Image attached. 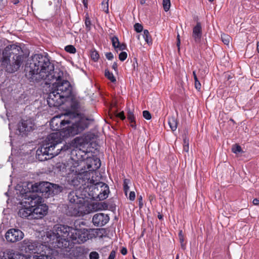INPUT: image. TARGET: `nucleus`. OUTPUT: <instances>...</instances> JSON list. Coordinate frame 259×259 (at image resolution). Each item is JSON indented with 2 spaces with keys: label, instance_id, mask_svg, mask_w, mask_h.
Segmentation results:
<instances>
[{
  "label": "nucleus",
  "instance_id": "nucleus-1",
  "mask_svg": "<svg viewBox=\"0 0 259 259\" xmlns=\"http://www.w3.org/2000/svg\"><path fill=\"white\" fill-rule=\"evenodd\" d=\"M89 124L88 118L79 115L74 116L70 119H62L61 116L54 117L51 120V128L60 133L50 134L44 141L42 145L36 151V158L41 161L51 159L60 153L63 149L59 145L62 142L63 138L74 136L85 128Z\"/></svg>",
  "mask_w": 259,
  "mask_h": 259
},
{
  "label": "nucleus",
  "instance_id": "nucleus-2",
  "mask_svg": "<svg viewBox=\"0 0 259 259\" xmlns=\"http://www.w3.org/2000/svg\"><path fill=\"white\" fill-rule=\"evenodd\" d=\"M24 71L26 77L32 82L42 80L60 81L64 74L60 69H55L54 64L47 56L40 54H35L27 59Z\"/></svg>",
  "mask_w": 259,
  "mask_h": 259
},
{
  "label": "nucleus",
  "instance_id": "nucleus-3",
  "mask_svg": "<svg viewBox=\"0 0 259 259\" xmlns=\"http://www.w3.org/2000/svg\"><path fill=\"white\" fill-rule=\"evenodd\" d=\"M47 242L54 248H70L72 244H81L91 237L87 229H77L64 225H56L47 233Z\"/></svg>",
  "mask_w": 259,
  "mask_h": 259
},
{
  "label": "nucleus",
  "instance_id": "nucleus-4",
  "mask_svg": "<svg viewBox=\"0 0 259 259\" xmlns=\"http://www.w3.org/2000/svg\"><path fill=\"white\" fill-rule=\"evenodd\" d=\"M72 171H74V169ZM77 178L82 179V181L87 180L86 191L89 195L94 200H103L108 197L109 193V187L103 182L95 183V180L91 179L89 175L90 172L88 171L84 165H78L75 170Z\"/></svg>",
  "mask_w": 259,
  "mask_h": 259
},
{
  "label": "nucleus",
  "instance_id": "nucleus-5",
  "mask_svg": "<svg viewBox=\"0 0 259 259\" xmlns=\"http://www.w3.org/2000/svg\"><path fill=\"white\" fill-rule=\"evenodd\" d=\"M68 200L70 203L68 206L67 213L71 216H82L90 212L87 208L88 203L85 202L78 190H73L68 194Z\"/></svg>",
  "mask_w": 259,
  "mask_h": 259
},
{
  "label": "nucleus",
  "instance_id": "nucleus-6",
  "mask_svg": "<svg viewBox=\"0 0 259 259\" xmlns=\"http://www.w3.org/2000/svg\"><path fill=\"white\" fill-rule=\"evenodd\" d=\"M16 49L15 45H9L4 49L2 53L0 61L2 66L9 73L16 71L21 66L23 60L22 56L14 52L13 51Z\"/></svg>",
  "mask_w": 259,
  "mask_h": 259
},
{
  "label": "nucleus",
  "instance_id": "nucleus-7",
  "mask_svg": "<svg viewBox=\"0 0 259 259\" xmlns=\"http://www.w3.org/2000/svg\"><path fill=\"white\" fill-rule=\"evenodd\" d=\"M63 189L62 186L48 182L35 183L34 184H31L30 187V191H32V193L34 192L41 193V196L45 197L57 195L61 193Z\"/></svg>",
  "mask_w": 259,
  "mask_h": 259
},
{
  "label": "nucleus",
  "instance_id": "nucleus-8",
  "mask_svg": "<svg viewBox=\"0 0 259 259\" xmlns=\"http://www.w3.org/2000/svg\"><path fill=\"white\" fill-rule=\"evenodd\" d=\"M41 200V196H38L35 193H26L22 202L25 205L19 210L18 215L22 218L32 220V218H31V216H30L32 214V208L35 207L37 204L40 203Z\"/></svg>",
  "mask_w": 259,
  "mask_h": 259
},
{
  "label": "nucleus",
  "instance_id": "nucleus-9",
  "mask_svg": "<svg viewBox=\"0 0 259 259\" xmlns=\"http://www.w3.org/2000/svg\"><path fill=\"white\" fill-rule=\"evenodd\" d=\"M45 246L41 243L37 241L25 239L21 245V250L28 253H40L44 251Z\"/></svg>",
  "mask_w": 259,
  "mask_h": 259
},
{
  "label": "nucleus",
  "instance_id": "nucleus-10",
  "mask_svg": "<svg viewBox=\"0 0 259 259\" xmlns=\"http://www.w3.org/2000/svg\"><path fill=\"white\" fill-rule=\"evenodd\" d=\"M2 259H52V258L46 255H31L26 256L19 253H15L12 251H8L4 252Z\"/></svg>",
  "mask_w": 259,
  "mask_h": 259
},
{
  "label": "nucleus",
  "instance_id": "nucleus-11",
  "mask_svg": "<svg viewBox=\"0 0 259 259\" xmlns=\"http://www.w3.org/2000/svg\"><path fill=\"white\" fill-rule=\"evenodd\" d=\"M53 88L56 91L58 92L60 94L63 95L64 98L68 97L71 92L70 82L64 79L60 81L53 82Z\"/></svg>",
  "mask_w": 259,
  "mask_h": 259
},
{
  "label": "nucleus",
  "instance_id": "nucleus-12",
  "mask_svg": "<svg viewBox=\"0 0 259 259\" xmlns=\"http://www.w3.org/2000/svg\"><path fill=\"white\" fill-rule=\"evenodd\" d=\"M64 98L63 95L53 89L47 98L48 104L50 107H59L63 103Z\"/></svg>",
  "mask_w": 259,
  "mask_h": 259
},
{
  "label": "nucleus",
  "instance_id": "nucleus-13",
  "mask_svg": "<svg viewBox=\"0 0 259 259\" xmlns=\"http://www.w3.org/2000/svg\"><path fill=\"white\" fill-rule=\"evenodd\" d=\"M42 201L39 204H37L35 208H32L31 217L33 219H39L43 218L48 212V206L44 204H41Z\"/></svg>",
  "mask_w": 259,
  "mask_h": 259
},
{
  "label": "nucleus",
  "instance_id": "nucleus-14",
  "mask_svg": "<svg viewBox=\"0 0 259 259\" xmlns=\"http://www.w3.org/2000/svg\"><path fill=\"white\" fill-rule=\"evenodd\" d=\"M24 237L23 233L19 229H11L6 233V240L10 242H16L21 240Z\"/></svg>",
  "mask_w": 259,
  "mask_h": 259
},
{
  "label": "nucleus",
  "instance_id": "nucleus-15",
  "mask_svg": "<svg viewBox=\"0 0 259 259\" xmlns=\"http://www.w3.org/2000/svg\"><path fill=\"white\" fill-rule=\"evenodd\" d=\"M34 123L32 118H25L21 119L18 125V129L21 133L30 132L34 129Z\"/></svg>",
  "mask_w": 259,
  "mask_h": 259
},
{
  "label": "nucleus",
  "instance_id": "nucleus-16",
  "mask_svg": "<svg viewBox=\"0 0 259 259\" xmlns=\"http://www.w3.org/2000/svg\"><path fill=\"white\" fill-rule=\"evenodd\" d=\"M109 220L107 214L103 213L95 214L92 219L93 224L97 227H102L106 224Z\"/></svg>",
  "mask_w": 259,
  "mask_h": 259
},
{
  "label": "nucleus",
  "instance_id": "nucleus-17",
  "mask_svg": "<svg viewBox=\"0 0 259 259\" xmlns=\"http://www.w3.org/2000/svg\"><path fill=\"white\" fill-rule=\"evenodd\" d=\"M93 137L94 135L93 134L87 133L83 135L81 137H76L74 139V142L77 146H83L90 142L93 139Z\"/></svg>",
  "mask_w": 259,
  "mask_h": 259
},
{
  "label": "nucleus",
  "instance_id": "nucleus-18",
  "mask_svg": "<svg viewBox=\"0 0 259 259\" xmlns=\"http://www.w3.org/2000/svg\"><path fill=\"white\" fill-rule=\"evenodd\" d=\"M202 27L200 22H197L193 29L192 37L196 42H199L202 37Z\"/></svg>",
  "mask_w": 259,
  "mask_h": 259
},
{
  "label": "nucleus",
  "instance_id": "nucleus-19",
  "mask_svg": "<svg viewBox=\"0 0 259 259\" xmlns=\"http://www.w3.org/2000/svg\"><path fill=\"white\" fill-rule=\"evenodd\" d=\"M168 125L171 128V131H175L178 126V120L177 116L172 115L168 118Z\"/></svg>",
  "mask_w": 259,
  "mask_h": 259
},
{
  "label": "nucleus",
  "instance_id": "nucleus-20",
  "mask_svg": "<svg viewBox=\"0 0 259 259\" xmlns=\"http://www.w3.org/2000/svg\"><path fill=\"white\" fill-rule=\"evenodd\" d=\"M143 37L147 44L149 45L152 44V40L148 30L145 29L144 30Z\"/></svg>",
  "mask_w": 259,
  "mask_h": 259
},
{
  "label": "nucleus",
  "instance_id": "nucleus-21",
  "mask_svg": "<svg viewBox=\"0 0 259 259\" xmlns=\"http://www.w3.org/2000/svg\"><path fill=\"white\" fill-rule=\"evenodd\" d=\"M105 76L110 80L112 82H115L116 79L112 72H110L108 70L106 69L105 71Z\"/></svg>",
  "mask_w": 259,
  "mask_h": 259
},
{
  "label": "nucleus",
  "instance_id": "nucleus-22",
  "mask_svg": "<svg viewBox=\"0 0 259 259\" xmlns=\"http://www.w3.org/2000/svg\"><path fill=\"white\" fill-rule=\"evenodd\" d=\"M162 5L164 11L167 12L169 10L170 7V0H163Z\"/></svg>",
  "mask_w": 259,
  "mask_h": 259
},
{
  "label": "nucleus",
  "instance_id": "nucleus-23",
  "mask_svg": "<svg viewBox=\"0 0 259 259\" xmlns=\"http://www.w3.org/2000/svg\"><path fill=\"white\" fill-rule=\"evenodd\" d=\"M221 38L224 44L227 45H229L231 39L230 36L227 34H223L221 35Z\"/></svg>",
  "mask_w": 259,
  "mask_h": 259
},
{
  "label": "nucleus",
  "instance_id": "nucleus-24",
  "mask_svg": "<svg viewBox=\"0 0 259 259\" xmlns=\"http://www.w3.org/2000/svg\"><path fill=\"white\" fill-rule=\"evenodd\" d=\"M130 181L128 179H125L123 182V189L125 194L127 196V193L128 191L129 190L130 187L128 186V184L130 183Z\"/></svg>",
  "mask_w": 259,
  "mask_h": 259
},
{
  "label": "nucleus",
  "instance_id": "nucleus-25",
  "mask_svg": "<svg viewBox=\"0 0 259 259\" xmlns=\"http://www.w3.org/2000/svg\"><path fill=\"white\" fill-rule=\"evenodd\" d=\"M112 46L115 49V50H117V47L119 45V41L118 38L116 36H113L111 38Z\"/></svg>",
  "mask_w": 259,
  "mask_h": 259
},
{
  "label": "nucleus",
  "instance_id": "nucleus-26",
  "mask_svg": "<svg viewBox=\"0 0 259 259\" xmlns=\"http://www.w3.org/2000/svg\"><path fill=\"white\" fill-rule=\"evenodd\" d=\"M232 151L233 153L235 154H238L242 152V149L239 145L235 144L233 146L232 148Z\"/></svg>",
  "mask_w": 259,
  "mask_h": 259
},
{
  "label": "nucleus",
  "instance_id": "nucleus-27",
  "mask_svg": "<svg viewBox=\"0 0 259 259\" xmlns=\"http://www.w3.org/2000/svg\"><path fill=\"white\" fill-rule=\"evenodd\" d=\"M65 50L70 53L74 54L76 52V49L72 45H68L65 47Z\"/></svg>",
  "mask_w": 259,
  "mask_h": 259
},
{
  "label": "nucleus",
  "instance_id": "nucleus-28",
  "mask_svg": "<svg viewBox=\"0 0 259 259\" xmlns=\"http://www.w3.org/2000/svg\"><path fill=\"white\" fill-rule=\"evenodd\" d=\"M91 57L93 60L97 61L99 58V55L97 51H94L91 53Z\"/></svg>",
  "mask_w": 259,
  "mask_h": 259
},
{
  "label": "nucleus",
  "instance_id": "nucleus-29",
  "mask_svg": "<svg viewBox=\"0 0 259 259\" xmlns=\"http://www.w3.org/2000/svg\"><path fill=\"white\" fill-rule=\"evenodd\" d=\"M134 28L136 32H141L143 30V27L141 24L137 23L134 25Z\"/></svg>",
  "mask_w": 259,
  "mask_h": 259
},
{
  "label": "nucleus",
  "instance_id": "nucleus-30",
  "mask_svg": "<svg viewBox=\"0 0 259 259\" xmlns=\"http://www.w3.org/2000/svg\"><path fill=\"white\" fill-rule=\"evenodd\" d=\"M89 257L90 259H98L99 254L96 251H92L90 253Z\"/></svg>",
  "mask_w": 259,
  "mask_h": 259
},
{
  "label": "nucleus",
  "instance_id": "nucleus-31",
  "mask_svg": "<svg viewBox=\"0 0 259 259\" xmlns=\"http://www.w3.org/2000/svg\"><path fill=\"white\" fill-rule=\"evenodd\" d=\"M127 118L130 122H134L135 117L132 111H128L127 113Z\"/></svg>",
  "mask_w": 259,
  "mask_h": 259
},
{
  "label": "nucleus",
  "instance_id": "nucleus-32",
  "mask_svg": "<svg viewBox=\"0 0 259 259\" xmlns=\"http://www.w3.org/2000/svg\"><path fill=\"white\" fill-rule=\"evenodd\" d=\"M143 116L147 120H149L151 118L150 113L147 110H145L143 112Z\"/></svg>",
  "mask_w": 259,
  "mask_h": 259
},
{
  "label": "nucleus",
  "instance_id": "nucleus-33",
  "mask_svg": "<svg viewBox=\"0 0 259 259\" xmlns=\"http://www.w3.org/2000/svg\"><path fill=\"white\" fill-rule=\"evenodd\" d=\"M127 58V53L125 52H121L119 55V59L121 61H124Z\"/></svg>",
  "mask_w": 259,
  "mask_h": 259
},
{
  "label": "nucleus",
  "instance_id": "nucleus-34",
  "mask_svg": "<svg viewBox=\"0 0 259 259\" xmlns=\"http://www.w3.org/2000/svg\"><path fill=\"white\" fill-rule=\"evenodd\" d=\"M91 25V23L90 19L89 18H87L85 20V25L87 29L88 30H90Z\"/></svg>",
  "mask_w": 259,
  "mask_h": 259
},
{
  "label": "nucleus",
  "instance_id": "nucleus-35",
  "mask_svg": "<svg viewBox=\"0 0 259 259\" xmlns=\"http://www.w3.org/2000/svg\"><path fill=\"white\" fill-rule=\"evenodd\" d=\"M94 162H96V163L93 169L99 168L101 166L100 160L98 158H96L94 159Z\"/></svg>",
  "mask_w": 259,
  "mask_h": 259
},
{
  "label": "nucleus",
  "instance_id": "nucleus-36",
  "mask_svg": "<svg viewBox=\"0 0 259 259\" xmlns=\"http://www.w3.org/2000/svg\"><path fill=\"white\" fill-rule=\"evenodd\" d=\"M126 46L123 44L119 43V45L117 47V50H115L116 52L118 51H123L125 49Z\"/></svg>",
  "mask_w": 259,
  "mask_h": 259
},
{
  "label": "nucleus",
  "instance_id": "nucleus-37",
  "mask_svg": "<svg viewBox=\"0 0 259 259\" xmlns=\"http://www.w3.org/2000/svg\"><path fill=\"white\" fill-rule=\"evenodd\" d=\"M57 167L59 168L60 170L61 171H62L63 172L65 171L66 166H65V164H64V163H58Z\"/></svg>",
  "mask_w": 259,
  "mask_h": 259
},
{
  "label": "nucleus",
  "instance_id": "nucleus-38",
  "mask_svg": "<svg viewBox=\"0 0 259 259\" xmlns=\"http://www.w3.org/2000/svg\"><path fill=\"white\" fill-rule=\"evenodd\" d=\"M136 197L135 193L134 191H131L130 193L128 198L130 200L133 201L135 200Z\"/></svg>",
  "mask_w": 259,
  "mask_h": 259
},
{
  "label": "nucleus",
  "instance_id": "nucleus-39",
  "mask_svg": "<svg viewBox=\"0 0 259 259\" xmlns=\"http://www.w3.org/2000/svg\"><path fill=\"white\" fill-rule=\"evenodd\" d=\"M179 238L180 242H184V237L183 234L182 230H180L179 232Z\"/></svg>",
  "mask_w": 259,
  "mask_h": 259
},
{
  "label": "nucleus",
  "instance_id": "nucleus-40",
  "mask_svg": "<svg viewBox=\"0 0 259 259\" xmlns=\"http://www.w3.org/2000/svg\"><path fill=\"white\" fill-rule=\"evenodd\" d=\"M195 87L198 91L201 89V85L198 80L195 81Z\"/></svg>",
  "mask_w": 259,
  "mask_h": 259
},
{
  "label": "nucleus",
  "instance_id": "nucleus-41",
  "mask_svg": "<svg viewBox=\"0 0 259 259\" xmlns=\"http://www.w3.org/2000/svg\"><path fill=\"white\" fill-rule=\"evenodd\" d=\"M77 152L79 154H80L81 153H84V154H85V152L84 151H81L80 149L79 150H73L71 152V154L72 155H73L74 154V153L76 155H77Z\"/></svg>",
  "mask_w": 259,
  "mask_h": 259
},
{
  "label": "nucleus",
  "instance_id": "nucleus-42",
  "mask_svg": "<svg viewBox=\"0 0 259 259\" xmlns=\"http://www.w3.org/2000/svg\"><path fill=\"white\" fill-rule=\"evenodd\" d=\"M116 252L114 250H112L108 257V259H114L115 257Z\"/></svg>",
  "mask_w": 259,
  "mask_h": 259
},
{
  "label": "nucleus",
  "instance_id": "nucleus-43",
  "mask_svg": "<svg viewBox=\"0 0 259 259\" xmlns=\"http://www.w3.org/2000/svg\"><path fill=\"white\" fill-rule=\"evenodd\" d=\"M106 57L108 60H112L113 58V55L112 53L109 52L106 54Z\"/></svg>",
  "mask_w": 259,
  "mask_h": 259
},
{
  "label": "nucleus",
  "instance_id": "nucleus-44",
  "mask_svg": "<svg viewBox=\"0 0 259 259\" xmlns=\"http://www.w3.org/2000/svg\"><path fill=\"white\" fill-rule=\"evenodd\" d=\"M117 116L122 120H123L125 118L123 112H119L118 113Z\"/></svg>",
  "mask_w": 259,
  "mask_h": 259
},
{
  "label": "nucleus",
  "instance_id": "nucleus-45",
  "mask_svg": "<svg viewBox=\"0 0 259 259\" xmlns=\"http://www.w3.org/2000/svg\"><path fill=\"white\" fill-rule=\"evenodd\" d=\"M138 201H139V205L140 207L141 208L143 206V205L142 196H140L138 197Z\"/></svg>",
  "mask_w": 259,
  "mask_h": 259
},
{
  "label": "nucleus",
  "instance_id": "nucleus-46",
  "mask_svg": "<svg viewBox=\"0 0 259 259\" xmlns=\"http://www.w3.org/2000/svg\"><path fill=\"white\" fill-rule=\"evenodd\" d=\"M184 145H189V140L187 139L186 136L184 137L183 138Z\"/></svg>",
  "mask_w": 259,
  "mask_h": 259
},
{
  "label": "nucleus",
  "instance_id": "nucleus-47",
  "mask_svg": "<svg viewBox=\"0 0 259 259\" xmlns=\"http://www.w3.org/2000/svg\"><path fill=\"white\" fill-rule=\"evenodd\" d=\"M112 69H113L115 71H117V64L116 62H114L113 65H112Z\"/></svg>",
  "mask_w": 259,
  "mask_h": 259
},
{
  "label": "nucleus",
  "instance_id": "nucleus-48",
  "mask_svg": "<svg viewBox=\"0 0 259 259\" xmlns=\"http://www.w3.org/2000/svg\"><path fill=\"white\" fill-rule=\"evenodd\" d=\"M252 203L254 205H257L259 204V200L255 198L253 200Z\"/></svg>",
  "mask_w": 259,
  "mask_h": 259
},
{
  "label": "nucleus",
  "instance_id": "nucleus-49",
  "mask_svg": "<svg viewBox=\"0 0 259 259\" xmlns=\"http://www.w3.org/2000/svg\"><path fill=\"white\" fill-rule=\"evenodd\" d=\"M183 150L188 152L189 151V145H183Z\"/></svg>",
  "mask_w": 259,
  "mask_h": 259
},
{
  "label": "nucleus",
  "instance_id": "nucleus-50",
  "mask_svg": "<svg viewBox=\"0 0 259 259\" xmlns=\"http://www.w3.org/2000/svg\"><path fill=\"white\" fill-rule=\"evenodd\" d=\"M121 253L123 254V255H125L126 253H127V250L125 248H123L121 250Z\"/></svg>",
  "mask_w": 259,
  "mask_h": 259
},
{
  "label": "nucleus",
  "instance_id": "nucleus-51",
  "mask_svg": "<svg viewBox=\"0 0 259 259\" xmlns=\"http://www.w3.org/2000/svg\"><path fill=\"white\" fill-rule=\"evenodd\" d=\"M193 75L194 79L195 81H197V80H198V78L197 77L195 71H193Z\"/></svg>",
  "mask_w": 259,
  "mask_h": 259
},
{
  "label": "nucleus",
  "instance_id": "nucleus-52",
  "mask_svg": "<svg viewBox=\"0 0 259 259\" xmlns=\"http://www.w3.org/2000/svg\"><path fill=\"white\" fill-rule=\"evenodd\" d=\"M180 38H178V39H177V47H178V49H180Z\"/></svg>",
  "mask_w": 259,
  "mask_h": 259
},
{
  "label": "nucleus",
  "instance_id": "nucleus-53",
  "mask_svg": "<svg viewBox=\"0 0 259 259\" xmlns=\"http://www.w3.org/2000/svg\"><path fill=\"white\" fill-rule=\"evenodd\" d=\"M131 123V126L134 128H136V123H135V121L134 120V122H133V123H131Z\"/></svg>",
  "mask_w": 259,
  "mask_h": 259
},
{
  "label": "nucleus",
  "instance_id": "nucleus-54",
  "mask_svg": "<svg viewBox=\"0 0 259 259\" xmlns=\"http://www.w3.org/2000/svg\"><path fill=\"white\" fill-rule=\"evenodd\" d=\"M100 204H102V207H103V208L104 209H105V208H107V204H105V203H104V204H103L102 202H101V203H98V205H100Z\"/></svg>",
  "mask_w": 259,
  "mask_h": 259
},
{
  "label": "nucleus",
  "instance_id": "nucleus-55",
  "mask_svg": "<svg viewBox=\"0 0 259 259\" xmlns=\"http://www.w3.org/2000/svg\"><path fill=\"white\" fill-rule=\"evenodd\" d=\"M83 3L85 7L87 8L88 0H83Z\"/></svg>",
  "mask_w": 259,
  "mask_h": 259
},
{
  "label": "nucleus",
  "instance_id": "nucleus-56",
  "mask_svg": "<svg viewBox=\"0 0 259 259\" xmlns=\"http://www.w3.org/2000/svg\"><path fill=\"white\" fill-rule=\"evenodd\" d=\"M181 243V247L184 249H185V243H184V242H180Z\"/></svg>",
  "mask_w": 259,
  "mask_h": 259
},
{
  "label": "nucleus",
  "instance_id": "nucleus-57",
  "mask_svg": "<svg viewBox=\"0 0 259 259\" xmlns=\"http://www.w3.org/2000/svg\"><path fill=\"white\" fill-rule=\"evenodd\" d=\"M257 51H258V52L259 53V41L257 44Z\"/></svg>",
  "mask_w": 259,
  "mask_h": 259
},
{
  "label": "nucleus",
  "instance_id": "nucleus-58",
  "mask_svg": "<svg viewBox=\"0 0 259 259\" xmlns=\"http://www.w3.org/2000/svg\"><path fill=\"white\" fill-rule=\"evenodd\" d=\"M141 4H144L145 2V0H141Z\"/></svg>",
  "mask_w": 259,
  "mask_h": 259
},
{
  "label": "nucleus",
  "instance_id": "nucleus-59",
  "mask_svg": "<svg viewBox=\"0 0 259 259\" xmlns=\"http://www.w3.org/2000/svg\"><path fill=\"white\" fill-rule=\"evenodd\" d=\"M83 155H81V157L80 158H78V159H84V158L82 157Z\"/></svg>",
  "mask_w": 259,
  "mask_h": 259
},
{
  "label": "nucleus",
  "instance_id": "nucleus-60",
  "mask_svg": "<svg viewBox=\"0 0 259 259\" xmlns=\"http://www.w3.org/2000/svg\"><path fill=\"white\" fill-rule=\"evenodd\" d=\"M105 12L108 13V6H107V10L105 11Z\"/></svg>",
  "mask_w": 259,
  "mask_h": 259
},
{
  "label": "nucleus",
  "instance_id": "nucleus-61",
  "mask_svg": "<svg viewBox=\"0 0 259 259\" xmlns=\"http://www.w3.org/2000/svg\"><path fill=\"white\" fill-rule=\"evenodd\" d=\"M158 218L159 219H161L162 218V216L161 215H158Z\"/></svg>",
  "mask_w": 259,
  "mask_h": 259
},
{
  "label": "nucleus",
  "instance_id": "nucleus-62",
  "mask_svg": "<svg viewBox=\"0 0 259 259\" xmlns=\"http://www.w3.org/2000/svg\"><path fill=\"white\" fill-rule=\"evenodd\" d=\"M180 38V35L178 34V35H177V38Z\"/></svg>",
  "mask_w": 259,
  "mask_h": 259
},
{
  "label": "nucleus",
  "instance_id": "nucleus-63",
  "mask_svg": "<svg viewBox=\"0 0 259 259\" xmlns=\"http://www.w3.org/2000/svg\"><path fill=\"white\" fill-rule=\"evenodd\" d=\"M176 259H179V255H178L177 256Z\"/></svg>",
  "mask_w": 259,
  "mask_h": 259
},
{
  "label": "nucleus",
  "instance_id": "nucleus-64",
  "mask_svg": "<svg viewBox=\"0 0 259 259\" xmlns=\"http://www.w3.org/2000/svg\"><path fill=\"white\" fill-rule=\"evenodd\" d=\"M214 0H209V2H213Z\"/></svg>",
  "mask_w": 259,
  "mask_h": 259
}]
</instances>
